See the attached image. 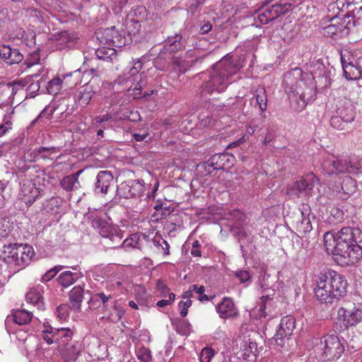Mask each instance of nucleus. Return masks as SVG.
I'll use <instances>...</instances> for the list:
<instances>
[{
	"label": "nucleus",
	"mask_w": 362,
	"mask_h": 362,
	"mask_svg": "<svg viewBox=\"0 0 362 362\" xmlns=\"http://www.w3.org/2000/svg\"><path fill=\"white\" fill-rule=\"evenodd\" d=\"M155 245H159L161 247L162 250H163V252L165 255H169L170 252H169V249H170V245L169 244L167 243V241H165V240L162 239L161 240V242L160 241H158V240H155Z\"/></svg>",
	"instance_id": "64"
},
{
	"label": "nucleus",
	"mask_w": 362,
	"mask_h": 362,
	"mask_svg": "<svg viewBox=\"0 0 362 362\" xmlns=\"http://www.w3.org/2000/svg\"><path fill=\"white\" fill-rule=\"evenodd\" d=\"M156 288L163 297H165L167 294L170 293L166 285L162 281H158L157 282Z\"/></svg>",
	"instance_id": "63"
},
{
	"label": "nucleus",
	"mask_w": 362,
	"mask_h": 362,
	"mask_svg": "<svg viewBox=\"0 0 362 362\" xmlns=\"http://www.w3.org/2000/svg\"><path fill=\"white\" fill-rule=\"evenodd\" d=\"M70 307L66 304L57 307L56 314L60 320H66L69 316Z\"/></svg>",
	"instance_id": "51"
},
{
	"label": "nucleus",
	"mask_w": 362,
	"mask_h": 362,
	"mask_svg": "<svg viewBox=\"0 0 362 362\" xmlns=\"http://www.w3.org/2000/svg\"><path fill=\"white\" fill-rule=\"evenodd\" d=\"M81 76L80 70H76L66 74H63L62 78L55 77L50 81L47 86L49 94H57L64 87L68 88L78 83Z\"/></svg>",
	"instance_id": "10"
},
{
	"label": "nucleus",
	"mask_w": 362,
	"mask_h": 362,
	"mask_svg": "<svg viewBox=\"0 0 362 362\" xmlns=\"http://www.w3.org/2000/svg\"><path fill=\"white\" fill-rule=\"evenodd\" d=\"M79 173L80 172H78L76 174L68 175L64 177L60 183L62 187L66 191H71L76 189L79 185L78 180V175Z\"/></svg>",
	"instance_id": "36"
},
{
	"label": "nucleus",
	"mask_w": 362,
	"mask_h": 362,
	"mask_svg": "<svg viewBox=\"0 0 362 362\" xmlns=\"http://www.w3.org/2000/svg\"><path fill=\"white\" fill-rule=\"evenodd\" d=\"M255 98L259 109L262 112L266 111L267 108V95L264 87H259L255 92Z\"/></svg>",
	"instance_id": "37"
},
{
	"label": "nucleus",
	"mask_w": 362,
	"mask_h": 362,
	"mask_svg": "<svg viewBox=\"0 0 362 362\" xmlns=\"http://www.w3.org/2000/svg\"><path fill=\"white\" fill-rule=\"evenodd\" d=\"M53 331L52 337H54L55 343L58 344L59 348L71 341L74 335V331L69 328H54Z\"/></svg>",
	"instance_id": "27"
},
{
	"label": "nucleus",
	"mask_w": 362,
	"mask_h": 362,
	"mask_svg": "<svg viewBox=\"0 0 362 362\" xmlns=\"http://www.w3.org/2000/svg\"><path fill=\"white\" fill-rule=\"evenodd\" d=\"M92 300L95 302H101L103 309H107L109 305H112V312L106 316L109 321L117 322L121 320L123 311L116 306L111 294H105L104 292L97 293L93 296Z\"/></svg>",
	"instance_id": "13"
},
{
	"label": "nucleus",
	"mask_w": 362,
	"mask_h": 362,
	"mask_svg": "<svg viewBox=\"0 0 362 362\" xmlns=\"http://www.w3.org/2000/svg\"><path fill=\"white\" fill-rule=\"evenodd\" d=\"M215 350L211 347H205L202 349L199 354L200 362H211V360L215 355Z\"/></svg>",
	"instance_id": "47"
},
{
	"label": "nucleus",
	"mask_w": 362,
	"mask_h": 362,
	"mask_svg": "<svg viewBox=\"0 0 362 362\" xmlns=\"http://www.w3.org/2000/svg\"><path fill=\"white\" fill-rule=\"evenodd\" d=\"M54 40L57 42L56 47L61 49L72 40V37L67 31H63L54 35Z\"/></svg>",
	"instance_id": "40"
},
{
	"label": "nucleus",
	"mask_w": 362,
	"mask_h": 362,
	"mask_svg": "<svg viewBox=\"0 0 362 362\" xmlns=\"http://www.w3.org/2000/svg\"><path fill=\"white\" fill-rule=\"evenodd\" d=\"M141 68L142 62L141 60H139L131 68L128 74L124 75V78H119V83H122L124 81L132 83V85L128 88L127 92V95L132 96L133 98L139 97L141 93L143 86H144L146 83V80H144L142 74H138Z\"/></svg>",
	"instance_id": "7"
},
{
	"label": "nucleus",
	"mask_w": 362,
	"mask_h": 362,
	"mask_svg": "<svg viewBox=\"0 0 362 362\" xmlns=\"http://www.w3.org/2000/svg\"><path fill=\"white\" fill-rule=\"evenodd\" d=\"M347 281L340 274L324 269L317 277L315 296L321 303H332L346 293Z\"/></svg>",
	"instance_id": "3"
},
{
	"label": "nucleus",
	"mask_w": 362,
	"mask_h": 362,
	"mask_svg": "<svg viewBox=\"0 0 362 362\" xmlns=\"http://www.w3.org/2000/svg\"><path fill=\"white\" fill-rule=\"evenodd\" d=\"M83 298V288L81 286H74L69 293L71 308L78 311Z\"/></svg>",
	"instance_id": "31"
},
{
	"label": "nucleus",
	"mask_w": 362,
	"mask_h": 362,
	"mask_svg": "<svg viewBox=\"0 0 362 362\" xmlns=\"http://www.w3.org/2000/svg\"><path fill=\"white\" fill-rule=\"evenodd\" d=\"M117 193L119 197L125 199L133 197L129 190V186L127 182L120 184L117 188Z\"/></svg>",
	"instance_id": "54"
},
{
	"label": "nucleus",
	"mask_w": 362,
	"mask_h": 362,
	"mask_svg": "<svg viewBox=\"0 0 362 362\" xmlns=\"http://www.w3.org/2000/svg\"><path fill=\"white\" fill-rule=\"evenodd\" d=\"M35 255L33 247L26 244L4 245L1 257L11 267L19 271L28 266Z\"/></svg>",
	"instance_id": "4"
},
{
	"label": "nucleus",
	"mask_w": 362,
	"mask_h": 362,
	"mask_svg": "<svg viewBox=\"0 0 362 362\" xmlns=\"http://www.w3.org/2000/svg\"><path fill=\"white\" fill-rule=\"evenodd\" d=\"M42 189L36 187L35 184L29 179L23 180L21 184V187L18 197L27 206H30L35 199L40 196Z\"/></svg>",
	"instance_id": "12"
},
{
	"label": "nucleus",
	"mask_w": 362,
	"mask_h": 362,
	"mask_svg": "<svg viewBox=\"0 0 362 362\" xmlns=\"http://www.w3.org/2000/svg\"><path fill=\"white\" fill-rule=\"evenodd\" d=\"M324 245L328 254L340 256L346 264H354L362 257V231L344 227L336 234L327 233Z\"/></svg>",
	"instance_id": "1"
},
{
	"label": "nucleus",
	"mask_w": 362,
	"mask_h": 362,
	"mask_svg": "<svg viewBox=\"0 0 362 362\" xmlns=\"http://www.w3.org/2000/svg\"><path fill=\"white\" fill-rule=\"evenodd\" d=\"M102 38L110 46L122 47L129 42L123 32L117 30L115 26L105 30Z\"/></svg>",
	"instance_id": "16"
},
{
	"label": "nucleus",
	"mask_w": 362,
	"mask_h": 362,
	"mask_svg": "<svg viewBox=\"0 0 362 362\" xmlns=\"http://www.w3.org/2000/svg\"><path fill=\"white\" fill-rule=\"evenodd\" d=\"M346 26L344 22L338 18H332L331 23L323 28V34L325 36L333 37L335 35L343 34L344 33H347Z\"/></svg>",
	"instance_id": "24"
},
{
	"label": "nucleus",
	"mask_w": 362,
	"mask_h": 362,
	"mask_svg": "<svg viewBox=\"0 0 362 362\" xmlns=\"http://www.w3.org/2000/svg\"><path fill=\"white\" fill-rule=\"evenodd\" d=\"M93 95V92L91 87L86 85L79 89L76 99L81 107H86L89 103Z\"/></svg>",
	"instance_id": "34"
},
{
	"label": "nucleus",
	"mask_w": 362,
	"mask_h": 362,
	"mask_svg": "<svg viewBox=\"0 0 362 362\" xmlns=\"http://www.w3.org/2000/svg\"><path fill=\"white\" fill-rule=\"evenodd\" d=\"M216 310L218 315L222 319H229L238 315V310L235 307L233 301L230 298H224L221 303H219Z\"/></svg>",
	"instance_id": "20"
},
{
	"label": "nucleus",
	"mask_w": 362,
	"mask_h": 362,
	"mask_svg": "<svg viewBox=\"0 0 362 362\" xmlns=\"http://www.w3.org/2000/svg\"><path fill=\"white\" fill-rule=\"evenodd\" d=\"M96 57L99 59L108 60L113 59L116 57L115 49L113 48L102 47L95 51Z\"/></svg>",
	"instance_id": "38"
},
{
	"label": "nucleus",
	"mask_w": 362,
	"mask_h": 362,
	"mask_svg": "<svg viewBox=\"0 0 362 362\" xmlns=\"http://www.w3.org/2000/svg\"><path fill=\"white\" fill-rule=\"evenodd\" d=\"M333 190L340 199H346L356 192V183L350 176H345L338 185L334 186Z\"/></svg>",
	"instance_id": "17"
},
{
	"label": "nucleus",
	"mask_w": 362,
	"mask_h": 362,
	"mask_svg": "<svg viewBox=\"0 0 362 362\" xmlns=\"http://www.w3.org/2000/svg\"><path fill=\"white\" fill-rule=\"evenodd\" d=\"M316 95V89L315 86L314 84L311 85V87L309 88H307L300 94V98L303 100V103H309L313 101Z\"/></svg>",
	"instance_id": "46"
},
{
	"label": "nucleus",
	"mask_w": 362,
	"mask_h": 362,
	"mask_svg": "<svg viewBox=\"0 0 362 362\" xmlns=\"http://www.w3.org/2000/svg\"><path fill=\"white\" fill-rule=\"evenodd\" d=\"M234 158L228 153H218L212 156L206 165L214 170L229 168L233 165Z\"/></svg>",
	"instance_id": "19"
},
{
	"label": "nucleus",
	"mask_w": 362,
	"mask_h": 362,
	"mask_svg": "<svg viewBox=\"0 0 362 362\" xmlns=\"http://www.w3.org/2000/svg\"><path fill=\"white\" fill-rule=\"evenodd\" d=\"M56 152V148L55 147H40L37 149L34 150L32 152V154L34 155V159L35 160H39V159H46L51 154Z\"/></svg>",
	"instance_id": "39"
},
{
	"label": "nucleus",
	"mask_w": 362,
	"mask_h": 362,
	"mask_svg": "<svg viewBox=\"0 0 362 362\" xmlns=\"http://www.w3.org/2000/svg\"><path fill=\"white\" fill-rule=\"evenodd\" d=\"M172 64L174 66V70L185 72L186 71V66L184 64V61L180 57H173L172 59Z\"/></svg>",
	"instance_id": "56"
},
{
	"label": "nucleus",
	"mask_w": 362,
	"mask_h": 362,
	"mask_svg": "<svg viewBox=\"0 0 362 362\" xmlns=\"http://www.w3.org/2000/svg\"><path fill=\"white\" fill-rule=\"evenodd\" d=\"M335 113L341 117L345 122L351 123L356 117L354 107L351 101L346 99L337 101Z\"/></svg>",
	"instance_id": "21"
},
{
	"label": "nucleus",
	"mask_w": 362,
	"mask_h": 362,
	"mask_svg": "<svg viewBox=\"0 0 362 362\" xmlns=\"http://www.w3.org/2000/svg\"><path fill=\"white\" fill-rule=\"evenodd\" d=\"M122 245L124 248L132 247L140 249V235L136 233L132 234L129 238H126L122 241Z\"/></svg>",
	"instance_id": "43"
},
{
	"label": "nucleus",
	"mask_w": 362,
	"mask_h": 362,
	"mask_svg": "<svg viewBox=\"0 0 362 362\" xmlns=\"http://www.w3.org/2000/svg\"><path fill=\"white\" fill-rule=\"evenodd\" d=\"M137 357L142 362H149L151 360V351L146 348H141L137 351Z\"/></svg>",
	"instance_id": "55"
},
{
	"label": "nucleus",
	"mask_w": 362,
	"mask_h": 362,
	"mask_svg": "<svg viewBox=\"0 0 362 362\" xmlns=\"http://www.w3.org/2000/svg\"><path fill=\"white\" fill-rule=\"evenodd\" d=\"M92 224L95 228L98 230L99 233L103 238L112 243H106L110 247L115 248L120 245L122 235L119 230L98 218H94L92 221Z\"/></svg>",
	"instance_id": "9"
},
{
	"label": "nucleus",
	"mask_w": 362,
	"mask_h": 362,
	"mask_svg": "<svg viewBox=\"0 0 362 362\" xmlns=\"http://www.w3.org/2000/svg\"><path fill=\"white\" fill-rule=\"evenodd\" d=\"M274 293V290L268 291V293L262 295L259 300V317H266L269 315L274 307L273 298L271 297Z\"/></svg>",
	"instance_id": "28"
},
{
	"label": "nucleus",
	"mask_w": 362,
	"mask_h": 362,
	"mask_svg": "<svg viewBox=\"0 0 362 362\" xmlns=\"http://www.w3.org/2000/svg\"><path fill=\"white\" fill-rule=\"evenodd\" d=\"M313 343L315 345V351L323 361L338 359L344 351L343 344L334 334H327L321 338H315Z\"/></svg>",
	"instance_id": "5"
},
{
	"label": "nucleus",
	"mask_w": 362,
	"mask_h": 362,
	"mask_svg": "<svg viewBox=\"0 0 362 362\" xmlns=\"http://www.w3.org/2000/svg\"><path fill=\"white\" fill-rule=\"evenodd\" d=\"M127 182L132 197L141 196L144 193L145 188L144 182L137 180H131Z\"/></svg>",
	"instance_id": "42"
},
{
	"label": "nucleus",
	"mask_w": 362,
	"mask_h": 362,
	"mask_svg": "<svg viewBox=\"0 0 362 362\" xmlns=\"http://www.w3.org/2000/svg\"><path fill=\"white\" fill-rule=\"evenodd\" d=\"M12 122L10 119L4 118V122L0 124V137L6 134V133L11 129Z\"/></svg>",
	"instance_id": "58"
},
{
	"label": "nucleus",
	"mask_w": 362,
	"mask_h": 362,
	"mask_svg": "<svg viewBox=\"0 0 362 362\" xmlns=\"http://www.w3.org/2000/svg\"><path fill=\"white\" fill-rule=\"evenodd\" d=\"M257 351V343L249 339L247 341H245L243 344L241 345L240 354L244 361L247 362H255Z\"/></svg>",
	"instance_id": "25"
},
{
	"label": "nucleus",
	"mask_w": 362,
	"mask_h": 362,
	"mask_svg": "<svg viewBox=\"0 0 362 362\" xmlns=\"http://www.w3.org/2000/svg\"><path fill=\"white\" fill-rule=\"evenodd\" d=\"M12 49H13L8 45H3L0 46V57L6 62L9 57Z\"/></svg>",
	"instance_id": "61"
},
{
	"label": "nucleus",
	"mask_w": 362,
	"mask_h": 362,
	"mask_svg": "<svg viewBox=\"0 0 362 362\" xmlns=\"http://www.w3.org/2000/svg\"><path fill=\"white\" fill-rule=\"evenodd\" d=\"M234 275L239 279L240 283L241 284L250 283L251 281V275L247 270H237L234 272Z\"/></svg>",
	"instance_id": "52"
},
{
	"label": "nucleus",
	"mask_w": 362,
	"mask_h": 362,
	"mask_svg": "<svg viewBox=\"0 0 362 362\" xmlns=\"http://www.w3.org/2000/svg\"><path fill=\"white\" fill-rule=\"evenodd\" d=\"M277 18V14L274 12L272 6L266 8L262 13L258 16V19L262 24H267Z\"/></svg>",
	"instance_id": "41"
},
{
	"label": "nucleus",
	"mask_w": 362,
	"mask_h": 362,
	"mask_svg": "<svg viewBox=\"0 0 362 362\" xmlns=\"http://www.w3.org/2000/svg\"><path fill=\"white\" fill-rule=\"evenodd\" d=\"M347 11L357 21L362 20V0H344Z\"/></svg>",
	"instance_id": "33"
},
{
	"label": "nucleus",
	"mask_w": 362,
	"mask_h": 362,
	"mask_svg": "<svg viewBox=\"0 0 362 362\" xmlns=\"http://www.w3.org/2000/svg\"><path fill=\"white\" fill-rule=\"evenodd\" d=\"M269 279H270L269 275H264L259 279V286L264 291H267V293H268V291H270L269 290L270 286H269Z\"/></svg>",
	"instance_id": "62"
},
{
	"label": "nucleus",
	"mask_w": 362,
	"mask_h": 362,
	"mask_svg": "<svg viewBox=\"0 0 362 362\" xmlns=\"http://www.w3.org/2000/svg\"><path fill=\"white\" fill-rule=\"evenodd\" d=\"M272 8L274 12L277 14V18L281 15L286 14L288 13L292 8V4L291 3H284V4H275L272 6Z\"/></svg>",
	"instance_id": "45"
},
{
	"label": "nucleus",
	"mask_w": 362,
	"mask_h": 362,
	"mask_svg": "<svg viewBox=\"0 0 362 362\" xmlns=\"http://www.w3.org/2000/svg\"><path fill=\"white\" fill-rule=\"evenodd\" d=\"M182 38V36L178 34H175L174 36L168 37L165 42V50L170 53L176 52L177 51L180 50L182 47H184Z\"/></svg>",
	"instance_id": "32"
},
{
	"label": "nucleus",
	"mask_w": 362,
	"mask_h": 362,
	"mask_svg": "<svg viewBox=\"0 0 362 362\" xmlns=\"http://www.w3.org/2000/svg\"><path fill=\"white\" fill-rule=\"evenodd\" d=\"M341 61L344 70V76L348 80H357L362 77V70L355 66L353 61L349 58L347 62L343 54L341 55Z\"/></svg>",
	"instance_id": "23"
},
{
	"label": "nucleus",
	"mask_w": 362,
	"mask_h": 362,
	"mask_svg": "<svg viewBox=\"0 0 362 362\" xmlns=\"http://www.w3.org/2000/svg\"><path fill=\"white\" fill-rule=\"evenodd\" d=\"M25 86V82L21 80H16L11 82H8L6 84L8 90L11 91V95L16 94L18 90L23 88Z\"/></svg>",
	"instance_id": "53"
},
{
	"label": "nucleus",
	"mask_w": 362,
	"mask_h": 362,
	"mask_svg": "<svg viewBox=\"0 0 362 362\" xmlns=\"http://www.w3.org/2000/svg\"><path fill=\"white\" fill-rule=\"evenodd\" d=\"M310 208L307 205H303L300 209V217L296 222V230L299 233L305 234L313 229L310 219Z\"/></svg>",
	"instance_id": "22"
},
{
	"label": "nucleus",
	"mask_w": 362,
	"mask_h": 362,
	"mask_svg": "<svg viewBox=\"0 0 362 362\" xmlns=\"http://www.w3.org/2000/svg\"><path fill=\"white\" fill-rule=\"evenodd\" d=\"M349 124V122H345V121H344V119L338 115H337L335 112L331 117L330 124L332 127L337 129H345Z\"/></svg>",
	"instance_id": "44"
},
{
	"label": "nucleus",
	"mask_w": 362,
	"mask_h": 362,
	"mask_svg": "<svg viewBox=\"0 0 362 362\" xmlns=\"http://www.w3.org/2000/svg\"><path fill=\"white\" fill-rule=\"evenodd\" d=\"M337 317L344 326L354 327L362 322V309L356 307L346 309L341 307L337 311Z\"/></svg>",
	"instance_id": "14"
},
{
	"label": "nucleus",
	"mask_w": 362,
	"mask_h": 362,
	"mask_svg": "<svg viewBox=\"0 0 362 362\" xmlns=\"http://www.w3.org/2000/svg\"><path fill=\"white\" fill-rule=\"evenodd\" d=\"M295 327L296 320L291 315L283 317L274 336L276 344L281 347H284L293 334Z\"/></svg>",
	"instance_id": "11"
},
{
	"label": "nucleus",
	"mask_w": 362,
	"mask_h": 362,
	"mask_svg": "<svg viewBox=\"0 0 362 362\" xmlns=\"http://www.w3.org/2000/svg\"><path fill=\"white\" fill-rule=\"evenodd\" d=\"M23 57L18 51V49H13L11 52V54L9 55V57L7 59L6 62L10 65L13 64H18L23 60Z\"/></svg>",
	"instance_id": "50"
},
{
	"label": "nucleus",
	"mask_w": 362,
	"mask_h": 362,
	"mask_svg": "<svg viewBox=\"0 0 362 362\" xmlns=\"http://www.w3.org/2000/svg\"><path fill=\"white\" fill-rule=\"evenodd\" d=\"M45 329L42 331L41 336L43 338V339L48 344H52V343L55 342L54 337H52V334H54V327L45 326Z\"/></svg>",
	"instance_id": "49"
},
{
	"label": "nucleus",
	"mask_w": 362,
	"mask_h": 362,
	"mask_svg": "<svg viewBox=\"0 0 362 362\" xmlns=\"http://www.w3.org/2000/svg\"><path fill=\"white\" fill-rule=\"evenodd\" d=\"M361 166L358 161L339 158L334 155H326L321 163L322 171L327 175H339L341 173H356Z\"/></svg>",
	"instance_id": "6"
},
{
	"label": "nucleus",
	"mask_w": 362,
	"mask_h": 362,
	"mask_svg": "<svg viewBox=\"0 0 362 362\" xmlns=\"http://www.w3.org/2000/svg\"><path fill=\"white\" fill-rule=\"evenodd\" d=\"M42 293V287L41 286L31 288L25 296L27 302L36 305L38 309H41L43 306Z\"/></svg>",
	"instance_id": "30"
},
{
	"label": "nucleus",
	"mask_w": 362,
	"mask_h": 362,
	"mask_svg": "<svg viewBox=\"0 0 362 362\" xmlns=\"http://www.w3.org/2000/svg\"><path fill=\"white\" fill-rule=\"evenodd\" d=\"M190 289L191 291H193V292H195L196 293L199 295V299L201 301L208 300L207 296L204 293L205 291L204 286H198L197 285H192L190 286Z\"/></svg>",
	"instance_id": "57"
},
{
	"label": "nucleus",
	"mask_w": 362,
	"mask_h": 362,
	"mask_svg": "<svg viewBox=\"0 0 362 362\" xmlns=\"http://www.w3.org/2000/svg\"><path fill=\"white\" fill-rule=\"evenodd\" d=\"M64 267L57 265L48 270L41 278L42 281L47 282L53 279L58 272H59Z\"/></svg>",
	"instance_id": "48"
},
{
	"label": "nucleus",
	"mask_w": 362,
	"mask_h": 362,
	"mask_svg": "<svg viewBox=\"0 0 362 362\" xmlns=\"http://www.w3.org/2000/svg\"><path fill=\"white\" fill-rule=\"evenodd\" d=\"M64 358L69 361H74L80 354L82 347L78 341H71L59 348Z\"/></svg>",
	"instance_id": "26"
},
{
	"label": "nucleus",
	"mask_w": 362,
	"mask_h": 362,
	"mask_svg": "<svg viewBox=\"0 0 362 362\" xmlns=\"http://www.w3.org/2000/svg\"><path fill=\"white\" fill-rule=\"evenodd\" d=\"M317 179L313 173L308 174L303 179L295 182L287 188L286 193L291 198L310 196Z\"/></svg>",
	"instance_id": "8"
},
{
	"label": "nucleus",
	"mask_w": 362,
	"mask_h": 362,
	"mask_svg": "<svg viewBox=\"0 0 362 362\" xmlns=\"http://www.w3.org/2000/svg\"><path fill=\"white\" fill-rule=\"evenodd\" d=\"M146 16V10L144 6H138L133 7L129 13V22L127 25V31L129 34H136L139 31L141 25L139 21L145 18Z\"/></svg>",
	"instance_id": "15"
},
{
	"label": "nucleus",
	"mask_w": 362,
	"mask_h": 362,
	"mask_svg": "<svg viewBox=\"0 0 362 362\" xmlns=\"http://www.w3.org/2000/svg\"><path fill=\"white\" fill-rule=\"evenodd\" d=\"M243 66V59L227 54L216 63L211 70L202 73V95L211 94L214 92L224 91L229 84L230 78L237 74Z\"/></svg>",
	"instance_id": "2"
},
{
	"label": "nucleus",
	"mask_w": 362,
	"mask_h": 362,
	"mask_svg": "<svg viewBox=\"0 0 362 362\" xmlns=\"http://www.w3.org/2000/svg\"><path fill=\"white\" fill-rule=\"evenodd\" d=\"M175 298V295L173 293H170L168 294V299H163L161 300H159L157 302L156 305L157 306L160 308L165 307L168 305L172 304Z\"/></svg>",
	"instance_id": "60"
},
{
	"label": "nucleus",
	"mask_w": 362,
	"mask_h": 362,
	"mask_svg": "<svg viewBox=\"0 0 362 362\" xmlns=\"http://www.w3.org/2000/svg\"><path fill=\"white\" fill-rule=\"evenodd\" d=\"M113 175L110 171H100L96 177L94 191L97 194H106L108 192L109 188L113 185Z\"/></svg>",
	"instance_id": "18"
},
{
	"label": "nucleus",
	"mask_w": 362,
	"mask_h": 362,
	"mask_svg": "<svg viewBox=\"0 0 362 362\" xmlns=\"http://www.w3.org/2000/svg\"><path fill=\"white\" fill-rule=\"evenodd\" d=\"M32 317V313L25 310H16L12 315L13 320L19 325L28 324L31 321Z\"/></svg>",
	"instance_id": "35"
},
{
	"label": "nucleus",
	"mask_w": 362,
	"mask_h": 362,
	"mask_svg": "<svg viewBox=\"0 0 362 362\" xmlns=\"http://www.w3.org/2000/svg\"><path fill=\"white\" fill-rule=\"evenodd\" d=\"M192 305V300L187 299L186 301H180L179 307L180 308V315L182 317L187 316L188 313V308Z\"/></svg>",
	"instance_id": "59"
},
{
	"label": "nucleus",
	"mask_w": 362,
	"mask_h": 362,
	"mask_svg": "<svg viewBox=\"0 0 362 362\" xmlns=\"http://www.w3.org/2000/svg\"><path fill=\"white\" fill-rule=\"evenodd\" d=\"M82 276L83 274L80 272L65 271L59 274L57 280L59 284L63 287H69Z\"/></svg>",
	"instance_id": "29"
}]
</instances>
